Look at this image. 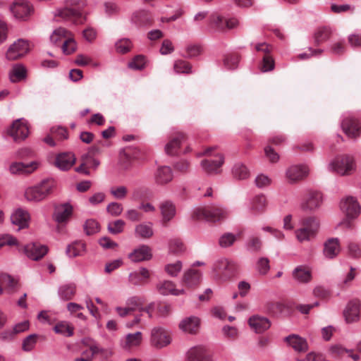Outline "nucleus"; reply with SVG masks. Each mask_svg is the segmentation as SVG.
Instances as JSON below:
<instances>
[{
    "label": "nucleus",
    "instance_id": "4468645a",
    "mask_svg": "<svg viewBox=\"0 0 361 361\" xmlns=\"http://www.w3.org/2000/svg\"><path fill=\"white\" fill-rule=\"evenodd\" d=\"M343 132L350 138H357L360 135L361 126L359 121L352 117L344 118L341 123Z\"/></svg>",
    "mask_w": 361,
    "mask_h": 361
},
{
    "label": "nucleus",
    "instance_id": "e433bc0d",
    "mask_svg": "<svg viewBox=\"0 0 361 361\" xmlns=\"http://www.w3.org/2000/svg\"><path fill=\"white\" fill-rule=\"evenodd\" d=\"M201 279V274L199 271L195 269H189L185 272L183 281V283L190 287L197 285Z\"/></svg>",
    "mask_w": 361,
    "mask_h": 361
},
{
    "label": "nucleus",
    "instance_id": "3c124183",
    "mask_svg": "<svg viewBox=\"0 0 361 361\" xmlns=\"http://www.w3.org/2000/svg\"><path fill=\"white\" fill-rule=\"evenodd\" d=\"M225 20L224 17L214 14L211 16L210 24L216 30L224 32L226 30Z\"/></svg>",
    "mask_w": 361,
    "mask_h": 361
},
{
    "label": "nucleus",
    "instance_id": "6e6552de",
    "mask_svg": "<svg viewBox=\"0 0 361 361\" xmlns=\"http://www.w3.org/2000/svg\"><path fill=\"white\" fill-rule=\"evenodd\" d=\"M224 163V157L222 154H216L215 159H204L201 161L200 165L202 170L207 175H214L221 173L220 168Z\"/></svg>",
    "mask_w": 361,
    "mask_h": 361
},
{
    "label": "nucleus",
    "instance_id": "5fc2aeb1",
    "mask_svg": "<svg viewBox=\"0 0 361 361\" xmlns=\"http://www.w3.org/2000/svg\"><path fill=\"white\" fill-rule=\"evenodd\" d=\"M125 224H126L124 221L121 219H118L113 222L109 223L107 226V229L110 233L116 235L123 231Z\"/></svg>",
    "mask_w": 361,
    "mask_h": 361
},
{
    "label": "nucleus",
    "instance_id": "2f4dec72",
    "mask_svg": "<svg viewBox=\"0 0 361 361\" xmlns=\"http://www.w3.org/2000/svg\"><path fill=\"white\" fill-rule=\"evenodd\" d=\"M186 135L183 133H178L166 145L165 152L169 155H176L182 142L185 140Z\"/></svg>",
    "mask_w": 361,
    "mask_h": 361
},
{
    "label": "nucleus",
    "instance_id": "bf43d9fd",
    "mask_svg": "<svg viewBox=\"0 0 361 361\" xmlns=\"http://www.w3.org/2000/svg\"><path fill=\"white\" fill-rule=\"evenodd\" d=\"M76 43L71 37L66 39L62 44V51L66 54H71L76 50Z\"/></svg>",
    "mask_w": 361,
    "mask_h": 361
},
{
    "label": "nucleus",
    "instance_id": "0eeeda50",
    "mask_svg": "<svg viewBox=\"0 0 361 361\" xmlns=\"http://www.w3.org/2000/svg\"><path fill=\"white\" fill-rule=\"evenodd\" d=\"M171 338L167 331L162 327L152 329L150 343L156 348H162L171 343Z\"/></svg>",
    "mask_w": 361,
    "mask_h": 361
},
{
    "label": "nucleus",
    "instance_id": "f704fd0d",
    "mask_svg": "<svg viewBox=\"0 0 361 361\" xmlns=\"http://www.w3.org/2000/svg\"><path fill=\"white\" fill-rule=\"evenodd\" d=\"M136 237L147 239L151 238L153 234L152 224L150 222L142 223L137 225L135 228Z\"/></svg>",
    "mask_w": 361,
    "mask_h": 361
},
{
    "label": "nucleus",
    "instance_id": "69168bd1",
    "mask_svg": "<svg viewBox=\"0 0 361 361\" xmlns=\"http://www.w3.org/2000/svg\"><path fill=\"white\" fill-rule=\"evenodd\" d=\"M51 134L59 140H66L68 138V131L63 127H52L50 129Z\"/></svg>",
    "mask_w": 361,
    "mask_h": 361
},
{
    "label": "nucleus",
    "instance_id": "1a4fd4ad",
    "mask_svg": "<svg viewBox=\"0 0 361 361\" xmlns=\"http://www.w3.org/2000/svg\"><path fill=\"white\" fill-rule=\"evenodd\" d=\"M14 16L20 20H26L33 13L32 6L27 1L17 0L11 7Z\"/></svg>",
    "mask_w": 361,
    "mask_h": 361
},
{
    "label": "nucleus",
    "instance_id": "c9c22d12",
    "mask_svg": "<svg viewBox=\"0 0 361 361\" xmlns=\"http://www.w3.org/2000/svg\"><path fill=\"white\" fill-rule=\"evenodd\" d=\"M85 252V244L77 240L68 245L66 247V252L70 257H75L82 255Z\"/></svg>",
    "mask_w": 361,
    "mask_h": 361
},
{
    "label": "nucleus",
    "instance_id": "20e7f679",
    "mask_svg": "<svg viewBox=\"0 0 361 361\" xmlns=\"http://www.w3.org/2000/svg\"><path fill=\"white\" fill-rule=\"evenodd\" d=\"M319 226V221L314 217H309L303 221L302 226L296 231V237L300 242L309 240L314 236Z\"/></svg>",
    "mask_w": 361,
    "mask_h": 361
},
{
    "label": "nucleus",
    "instance_id": "9b49d317",
    "mask_svg": "<svg viewBox=\"0 0 361 361\" xmlns=\"http://www.w3.org/2000/svg\"><path fill=\"white\" fill-rule=\"evenodd\" d=\"M309 174V169L305 165H293L286 171V176L290 183H295L305 178Z\"/></svg>",
    "mask_w": 361,
    "mask_h": 361
},
{
    "label": "nucleus",
    "instance_id": "a878e982",
    "mask_svg": "<svg viewBox=\"0 0 361 361\" xmlns=\"http://www.w3.org/2000/svg\"><path fill=\"white\" fill-rule=\"evenodd\" d=\"M129 257L134 262L147 261L152 259V249L146 245H142L129 255Z\"/></svg>",
    "mask_w": 361,
    "mask_h": 361
},
{
    "label": "nucleus",
    "instance_id": "f03ea898",
    "mask_svg": "<svg viewBox=\"0 0 361 361\" xmlns=\"http://www.w3.org/2000/svg\"><path fill=\"white\" fill-rule=\"evenodd\" d=\"M329 169L341 176L350 175L355 170L353 157L342 155L336 157L329 165Z\"/></svg>",
    "mask_w": 361,
    "mask_h": 361
},
{
    "label": "nucleus",
    "instance_id": "680f3d73",
    "mask_svg": "<svg viewBox=\"0 0 361 361\" xmlns=\"http://www.w3.org/2000/svg\"><path fill=\"white\" fill-rule=\"evenodd\" d=\"M257 269L260 274H266L270 269L269 259L260 257L257 262Z\"/></svg>",
    "mask_w": 361,
    "mask_h": 361
},
{
    "label": "nucleus",
    "instance_id": "cd10ccee",
    "mask_svg": "<svg viewBox=\"0 0 361 361\" xmlns=\"http://www.w3.org/2000/svg\"><path fill=\"white\" fill-rule=\"evenodd\" d=\"M266 307L267 311L274 315L289 314L292 309L290 303L279 301L268 302Z\"/></svg>",
    "mask_w": 361,
    "mask_h": 361
},
{
    "label": "nucleus",
    "instance_id": "4c0bfd02",
    "mask_svg": "<svg viewBox=\"0 0 361 361\" xmlns=\"http://www.w3.org/2000/svg\"><path fill=\"white\" fill-rule=\"evenodd\" d=\"M293 278L300 283H307L311 279L310 271L302 266H298L293 272Z\"/></svg>",
    "mask_w": 361,
    "mask_h": 361
},
{
    "label": "nucleus",
    "instance_id": "423d86ee",
    "mask_svg": "<svg viewBox=\"0 0 361 361\" xmlns=\"http://www.w3.org/2000/svg\"><path fill=\"white\" fill-rule=\"evenodd\" d=\"M28 51V42L23 39H18L9 47L6 57L8 61H16L25 56Z\"/></svg>",
    "mask_w": 361,
    "mask_h": 361
},
{
    "label": "nucleus",
    "instance_id": "864d4df0",
    "mask_svg": "<svg viewBox=\"0 0 361 361\" xmlns=\"http://www.w3.org/2000/svg\"><path fill=\"white\" fill-rule=\"evenodd\" d=\"M237 240V236L231 233H224L219 239V245L221 247L231 246Z\"/></svg>",
    "mask_w": 361,
    "mask_h": 361
},
{
    "label": "nucleus",
    "instance_id": "72a5a7b5",
    "mask_svg": "<svg viewBox=\"0 0 361 361\" xmlns=\"http://www.w3.org/2000/svg\"><path fill=\"white\" fill-rule=\"evenodd\" d=\"M27 76L26 68L21 63L15 64L9 73V78L12 82H18Z\"/></svg>",
    "mask_w": 361,
    "mask_h": 361
},
{
    "label": "nucleus",
    "instance_id": "a18cd8bd",
    "mask_svg": "<svg viewBox=\"0 0 361 361\" xmlns=\"http://www.w3.org/2000/svg\"><path fill=\"white\" fill-rule=\"evenodd\" d=\"M142 340V334L140 331H137L135 334H128L126 337L125 347L130 348L140 345Z\"/></svg>",
    "mask_w": 361,
    "mask_h": 361
},
{
    "label": "nucleus",
    "instance_id": "13d9d810",
    "mask_svg": "<svg viewBox=\"0 0 361 361\" xmlns=\"http://www.w3.org/2000/svg\"><path fill=\"white\" fill-rule=\"evenodd\" d=\"M145 57L143 55H137L129 63L128 66L133 69L142 70L145 68Z\"/></svg>",
    "mask_w": 361,
    "mask_h": 361
},
{
    "label": "nucleus",
    "instance_id": "f3484780",
    "mask_svg": "<svg viewBox=\"0 0 361 361\" xmlns=\"http://www.w3.org/2000/svg\"><path fill=\"white\" fill-rule=\"evenodd\" d=\"M159 209L162 216L161 224L164 226H168L169 222L176 216V206L171 201L165 200L160 203Z\"/></svg>",
    "mask_w": 361,
    "mask_h": 361
},
{
    "label": "nucleus",
    "instance_id": "79ce46f5",
    "mask_svg": "<svg viewBox=\"0 0 361 361\" xmlns=\"http://www.w3.org/2000/svg\"><path fill=\"white\" fill-rule=\"evenodd\" d=\"M75 286L73 284H66L61 286L59 289V295L63 300H69L75 294Z\"/></svg>",
    "mask_w": 361,
    "mask_h": 361
},
{
    "label": "nucleus",
    "instance_id": "7ed1b4c3",
    "mask_svg": "<svg viewBox=\"0 0 361 361\" xmlns=\"http://www.w3.org/2000/svg\"><path fill=\"white\" fill-rule=\"evenodd\" d=\"M225 217V212L219 207L198 208L194 211L192 218L195 220L204 219L207 221H218Z\"/></svg>",
    "mask_w": 361,
    "mask_h": 361
},
{
    "label": "nucleus",
    "instance_id": "dca6fc26",
    "mask_svg": "<svg viewBox=\"0 0 361 361\" xmlns=\"http://www.w3.org/2000/svg\"><path fill=\"white\" fill-rule=\"evenodd\" d=\"M73 214V207L69 203L56 205L53 219L59 224L66 222Z\"/></svg>",
    "mask_w": 361,
    "mask_h": 361
},
{
    "label": "nucleus",
    "instance_id": "7c9ffc66",
    "mask_svg": "<svg viewBox=\"0 0 361 361\" xmlns=\"http://www.w3.org/2000/svg\"><path fill=\"white\" fill-rule=\"evenodd\" d=\"M285 341L297 352H306L308 350L307 341L296 334L285 338Z\"/></svg>",
    "mask_w": 361,
    "mask_h": 361
},
{
    "label": "nucleus",
    "instance_id": "774afa93",
    "mask_svg": "<svg viewBox=\"0 0 361 361\" xmlns=\"http://www.w3.org/2000/svg\"><path fill=\"white\" fill-rule=\"evenodd\" d=\"M110 192L115 198L123 200L127 195L128 189L126 186L122 185L117 188H112Z\"/></svg>",
    "mask_w": 361,
    "mask_h": 361
},
{
    "label": "nucleus",
    "instance_id": "9d476101",
    "mask_svg": "<svg viewBox=\"0 0 361 361\" xmlns=\"http://www.w3.org/2000/svg\"><path fill=\"white\" fill-rule=\"evenodd\" d=\"M8 134L11 136L16 142L23 141L28 136V127L21 119H17L13 121L11 126L8 130Z\"/></svg>",
    "mask_w": 361,
    "mask_h": 361
},
{
    "label": "nucleus",
    "instance_id": "6ab92c4d",
    "mask_svg": "<svg viewBox=\"0 0 361 361\" xmlns=\"http://www.w3.org/2000/svg\"><path fill=\"white\" fill-rule=\"evenodd\" d=\"M217 271L224 274L226 277H231L234 276L239 269V265L227 259H221L219 260L216 264Z\"/></svg>",
    "mask_w": 361,
    "mask_h": 361
},
{
    "label": "nucleus",
    "instance_id": "f8f14e48",
    "mask_svg": "<svg viewBox=\"0 0 361 361\" xmlns=\"http://www.w3.org/2000/svg\"><path fill=\"white\" fill-rule=\"evenodd\" d=\"M323 202L322 194L318 191H309L307 197L301 204L304 211H314L318 209Z\"/></svg>",
    "mask_w": 361,
    "mask_h": 361
},
{
    "label": "nucleus",
    "instance_id": "de8ad7c7",
    "mask_svg": "<svg viewBox=\"0 0 361 361\" xmlns=\"http://www.w3.org/2000/svg\"><path fill=\"white\" fill-rule=\"evenodd\" d=\"M86 345L89 347V350L90 351V355L89 357H91L92 360H93L94 357L99 353H100L104 358H108L112 354L111 351L101 348L97 344Z\"/></svg>",
    "mask_w": 361,
    "mask_h": 361
},
{
    "label": "nucleus",
    "instance_id": "09e8293b",
    "mask_svg": "<svg viewBox=\"0 0 361 361\" xmlns=\"http://www.w3.org/2000/svg\"><path fill=\"white\" fill-rule=\"evenodd\" d=\"M185 247L180 239H173L169 242V252L174 255H180L184 252Z\"/></svg>",
    "mask_w": 361,
    "mask_h": 361
},
{
    "label": "nucleus",
    "instance_id": "c756f323",
    "mask_svg": "<svg viewBox=\"0 0 361 361\" xmlns=\"http://www.w3.org/2000/svg\"><path fill=\"white\" fill-rule=\"evenodd\" d=\"M340 245L338 238H329L324 245L323 253L328 259H333L340 252Z\"/></svg>",
    "mask_w": 361,
    "mask_h": 361
},
{
    "label": "nucleus",
    "instance_id": "49530a36",
    "mask_svg": "<svg viewBox=\"0 0 361 361\" xmlns=\"http://www.w3.org/2000/svg\"><path fill=\"white\" fill-rule=\"evenodd\" d=\"M67 35L68 31L65 28L59 27L53 32L50 40L54 45H59L62 41L63 42L66 39L69 38Z\"/></svg>",
    "mask_w": 361,
    "mask_h": 361
},
{
    "label": "nucleus",
    "instance_id": "338daca9",
    "mask_svg": "<svg viewBox=\"0 0 361 361\" xmlns=\"http://www.w3.org/2000/svg\"><path fill=\"white\" fill-rule=\"evenodd\" d=\"M123 206L118 202H111L106 207L107 212L114 216H119L123 212Z\"/></svg>",
    "mask_w": 361,
    "mask_h": 361
},
{
    "label": "nucleus",
    "instance_id": "f257e3e1",
    "mask_svg": "<svg viewBox=\"0 0 361 361\" xmlns=\"http://www.w3.org/2000/svg\"><path fill=\"white\" fill-rule=\"evenodd\" d=\"M56 186L54 179H44L38 184L27 188L25 191L24 196L29 202H41L47 199L54 192Z\"/></svg>",
    "mask_w": 361,
    "mask_h": 361
},
{
    "label": "nucleus",
    "instance_id": "4d7b16f0",
    "mask_svg": "<svg viewBox=\"0 0 361 361\" xmlns=\"http://www.w3.org/2000/svg\"><path fill=\"white\" fill-rule=\"evenodd\" d=\"M38 335L33 334L27 336L23 341V350L30 351L32 350L37 343Z\"/></svg>",
    "mask_w": 361,
    "mask_h": 361
},
{
    "label": "nucleus",
    "instance_id": "8fccbe9b",
    "mask_svg": "<svg viewBox=\"0 0 361 361\" xmlns=\"http://www.w3.org/2000/svg\"><path fill=\"white\" fill-rule=\"evenodd\" d=\"M83 228L87 235H91L99 232V224L94 219H87L83 225Z\"/></svg>",
    "mask_w": 361,
    "mask_h": 361
},
{
    "label": "nucleus",
    "instance_id": "ea45409f",
    "mask_svg": "<svg viewBox=\"0 0 361 361\" xmlns=\"http://www.w3.org/2000/svg\"><path fill=\"white\" fill-rule=\"evenodd\" d=\"M232 174L235 179L244 180L250 176V171L242 163H236L232 169Z\"/></svg>",
    "mask_w": 361,
    "mask_h": 361
},
{
    "label": "nucleus",
    "instance_id": "bb28decb",
    "mask_svg": "<svg viewBox=\"0 0 361 361\" xmlns=\"http://www.w3.org/2000/svg\"><path fill=\"white\" fill-rule=\"evenodd\" d=\"M157 291L163 295H178L184 293V290H178L176 285L171 281H163L159 282L156 286Z\"/></svg>",
    "mask_w": 361,
    "mask_h": 361
},
{
    "label": "nucleus",
    "instance_id": "603ef678",
    "mask_svg": "<svg viewBox=\"0 0 361 361\" xmlns=\"http://www.w3.org/2000/svg\"><path fill=\"white\" fill-rule=\"evenodd\" d=\"M173 69L177 73H190L192 72V66L185 61L177 60L174 63Z\"/></svg>",
    "mask_w": 361,
    "mask_h": 361
},
{
    "label": "nucleus",
    "instance_id": "e2e57ef3",
    "mask_svg": "<svg viewBox=\"0 0 361 361\" xmlns=\"http://www.w3.org/2000/svg\"><path fill=\"white\" fill-rule=\"evenodd\" d=\"M81 161H84L87 168L96 169L100 164L98 159H94L90 154H85L81 157Z\"/></svg>",
    "mask_w": 361,
    "mask_h": 361
},
{
    "label": "nucleus",
    "instance_id": "a19ab883",
    "mask_svg": "<svg viewBox=\"0 0 361 361\" xmlns=\"http://www.w3.org/2000/svg\"><path fill=\"white\" fill-rule=\"evenodd\" d=\"M267 205L266 197L263 195H257L252 201L251 209L256 213H262L265 210Z\"/></svg>",
    "mask_w": 361,
    "mask_h": 361
},
{
    "label": "nucleus",
    "instance_id": "052dcab7",
    "mask_svg": "<svg viewBox=\"0 0 361 361\" xmlns=\"http://www.w3.org/2000/svg\"><path fill=\"white\" fill-rule=\"evenodd\" d=\"M239 56L236 54L227 55L224 59V64L228 69L237 68Z\"/></svg>",
    "mask_w": 361,
    "mask_h": 361
},
{
    "label": "nucleus",
    "instance_id": "c03bdc74",
    "mask_svg": "<svg viewBox=\"0 0 361 361\" xmlns=\"http://www.w3.org/2000/svg\"><path fill=\"white\" fill-rule=\"evenodd\" d=\"M0 281L3 284L6 286V290L9 293L15 291L16 287L18 286V281L8 274H1L0 275Z\"/></svg>",
    "mask_w": 361,
    "mask_h": 361
},
{
    "label": "nucleus",
    "instance_id": "0e129e2a",
    "mask_svg": "<svg viewBox=\"0 0 361 361\" xmlns=\"http://www.w3.org/2000/svg\"><path fill=\"white\" fill-rule=\"evenodd\" d=\"M116 48L119 53H127L131 48V42L128 39H121L116 43Z\"/></svg>",
    "mask_w": 361,
    "mask_h": 361
},
{
    "label": "nucleus",
    "instance_id": "39448f33",
    "mask_svg": "<svg viewBox=\"0 0 361 361\" xmlns=\"http://www.w3.org/2000/svg\"><path fill=\"white\" fill-rule=\"evenodd\" d=\"M48 247L37 243H32L18 247L20 252L24 253L29 259L34 261H39L48 252Z\"/></svg>",
    "mask_w": 361,
    "mask_h": 361
},
{
    "label": "nucleus",
    "instance_id": "412c9836",
    "mask_svg": "<svg viewBox=\"0 0 361 361\" xmlns=\"http://www.w3.org/2000/svg\"><path fill=\"white\" fill-rule=\"evenodd\" d=\"M58 16L65 20H72L76 25L82 24L86 20L85 16H83L81 13L73 8H65L59 10Z\"/></svg>",
    "mask_w": 361,
    "mask_h": 361
},
{
    "label": "nucleus",
    "instance_id": "58836bf2",
    "mask_svg": "<svg viewBox=\"0 0 361 361\" xmlns=\"http://www.w3.org/2000/svg\"><path fill=\"white\" fill-rule=\"evenodd\" d=\"M331 35L330 28L327 27H319L314 34V42L315 45L320 44L328 40Z\"/></svg>",
    "mask_w": 361,
    "mask_h": 361
},
{
    "label": "nucleus",
    "instance_id": "6e6d98bb",
    "mask_svg": "<svg viewBox=\"0 0 361 361\" xmlns=\"http://www.w3.org/2000/svg\"><path fill=\"white\" fill-rule=\"evenodd\" d=\"M182 269V262L177 261L175 263L168 264L165 266L166 272L171 276H176Z\"/></svg>",
    "mask_w": 361,
    "mask_h": 361
},
{
    "label": "nucleus",
    "instance_id": "37998d69",
    "mask_svg": "<svg viewBox=\"0 0 361 361\" xmlns=\"http://www.w3.org/2000/svg\"><path fill=\"white\" fill-rule=\"evenodd\" d=\"M74 328L67 322H61L56 324L54 327L56 334H61L65 336H71L73 335Z\"/></svg>",
    "mask_w": 361,
    "mask_h": 361
},
{
    "label": "nucleus",
    "instance_id": "a211bd4d",
    "mask_svg": "<svg viewBox=\"0 0 361 361\" xmlns=\"http://www.w3.org/2000/svg\"><path fill=\"white\" fill-rule=\"evenodd\" d=\"M30 220V216L29 212L21 208L15 210L11 216V223L18 226V231L27 228Z\"/></svg>",
    "mask_w": 361,
    "mask_h": 361
},
{
    "label": "nucleus",
    "instance_id": "c85d7f7f",
    "mask_svg": "<svg viewBox=\"0 0 361 361\" xmlns=\"http://www.w3.org/2000/svg\"><path fill=\"white\" fill-rule=\"evenodd\" d=\"M37 168V163L32 161L30 164L14 162L11 164L9 170L12 174H27L33 172Z\"/></svg>",
    "mask_w": 361,
    "mask_h": 361
},
{
    "label": "nucleus",
    "instance_id": "473e14b6",
    "mask_svg": "<svg viewBox=\"0 0 361 361\" xmlns=\"http://www.w3.org/2000/svg\"><path fill=\"white\" fill-rule=\"evenodd\" d=\"M173 179V172L169 166H160L154 173L155 182L159 185H164Z\"/></svg>",
    "mask_w": 361,
    "mask_h": 361
},
{
    "label": "nucleus",
    "instance_id": "aec40b11",
    "mask_svg": "<svg viewBox=\"0 0 361 361\" xmlns=\"http://www.w3.org/2000/svg\"><path fill=\"white\" fill-rule=\"evenodd\" d=\"M200 326V319L195 316H191L183 319L179 324V328L183 331L196 334L199 331Z\"/></svg>",
    "mask_w": 361,
    "mask_h": 361
},
{
    "label": "nucleus",
    "instance_id": "ddd939ff",
    "mask_svg": "<svg viewBox=\"0 0 361 361\" xmlns=\"http://www.w3.org/2000/svg\"><path fill=\"white\" fill-rule=\"evenodd\" d=\"M360 307V300L355 298L349 301L343 311V316L347 323H353L359 320Z\"/></svg>",
    "mask_w": 361,
    "mask_h": 361
},
{
    "label": "nucleus",
    "instance_id": "4be33fe9",
    "mask_svg": "<svg viewBox=\"0 0 361 361\" xmlns=\"http://www.w3.org/2000/svg\"><path fill=\"white\" fill-rule=\"evenodd\" d=\"M131 21L138 27L150 26L153 23L151 15L145 10L135 11L133 13Z\"/></svg>",
    "mask_w": 361,
    "mask_h": 361
},
{
    "label": "nucleus",
    "instance_id": "5701e85b",
    "mask_svg": "<svg viewBox=\"0 0 361 361\" xmlns=\"http://www.w3.org/2000/svg\"><path fill=\"white\" fill-rule=\"evenodd\" d=\"M248 323L251 329L257 334L263 333L271 326V322L267 318L257 315L251 317Z\"/></svg>",
    "mask_w": 361,
    "mask_h": 361
},
{
    "label": "nucleus",
    "instance_id": "393cba45",
    "mask_svg": "<svg viewBox=\"0 0 361 361\" xmlns=\"http://www.w3.org/2000/svg\"><path fill=\"white\" fill-rule=\"evenodd\" d=\"M75 162V155L71 152L59 154L55 160L56 166L63 171L70 169Z\"/></svg>",
    "mask_w": 361,
    "mask_h": 361
},
{
    "label": "nucleus",
    "instance_id": "2eb2a0df",
    "mask_svg": "<svg viewBox=\"0 0 361 361\" xmlns=\"http://www.w3.org/2000/svg\"><path fill=\"white\" fill-rule=\"evenodd\" d=\"M341 209L348 217L355 218L360 211V207L357 200L353 197L343 199L340 203Z\"/></svg>",
    "mask_w": 361,
    "mask_h": 361
},
{
    "label": "nucleus",
    "instance_id": "b1692460",
    "mask_svg": "<svg viewBox=\"0 0 361 361\" xmlns=\"http://www.w3.org/2000/svg\"><path fill=\"white\" fill-rule=\"evenodd\" d=\"M188 361H210L211 355L204 346H196L188 353Z\"/></svg>",
    "mask_w": 361,
    "mask_h": 361
}]
</instances>
